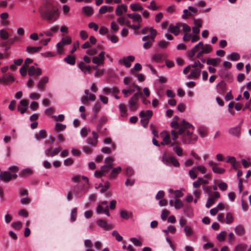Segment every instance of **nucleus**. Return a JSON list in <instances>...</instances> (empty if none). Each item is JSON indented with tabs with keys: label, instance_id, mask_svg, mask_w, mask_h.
<instances>
[{
	"label": "nucleus",
	"instance_id": "1",
	"mask_svg": "<svg viewBox=\"0 0 251 251\" xmlns=\"http://www.w3.org/2000/svg\"><path fill=\"white\" fill-rule=\"evenodd\" d=\"M171 126L174 129L171 131L170 134L166 133L160 144L172 147L173 151L178 156H181L183 149L180 147V142L177 140L178 136H180L182 142L185 144H195L198 137L193 134L194 126L185 120L179 122L174 121L171 123Z\"/></svg>",
	"mask_w": 251,
	"mask_h": 251
},
{
	"label": "nucleus",
	"instance_id": "2",
	"mask_svg": "<svg viewBox=\"0 0 251 251\" xmlns=\"http://www.w3.org/2000/svg\"><path fill=\"white\" fill-rule=\"evenodd\" d=\"M44 6L39 8V12L43 19L49 22L55 21L58 16V10L52 5V0H42Z\"/></svg>",
	"mask_w": 251,
	"mask_h": 251
},
{
	"label": "nucleus",
	"instance_id": "3",
	"mask_svg": "<svg viewBox=\"0 0 251 251\" xmlns=\"http://www.w3.org/2000/svg\"><path fill=\"white\" fill-rule=\"evenodd\" d=\"M81 179L85 181L84 183H79L74 186L73 189L74 193L78 197H81L87 193L89 189L88 178L84 176H82Z\"/></svg>",
	"mask_w": 251,
	"mask_h": 251
},
{
	"label": "nucleus",
	"instance_id": "4",
	"mask_svg": "<svg viewBox=\"0 0 251 251\" xmlns=\"http://www.w3.org/2000/svg\"><path fill=\"white\" fill-rule=\"evenodd\" d=\"M126 16L129 17L133 23L131 24L130 21H126V26H129L133 29H137L140 28V24L142 22V18L141 16L137 13L131 14H126Z\"/></svg>",
	"mask_w": 251,
	"mask_h": 251
},
{
	"label": "nucleus",
	"instance_id": "5",
	"mask_svg": "<svg viewBox=\"0 0 251 251\" xmlns=\"http://www.w3.org/2000/svg\"><path fill=\"white\" fill-rule=\"evenodd\" d=\"M151 36L150 37L149 36H144L142 38V40L145 42L143 45V48L145 49H148L150 48L152 43L155 41V38L157 34V31L153 28H151Z\"/></svg>",
	"mask_w": 251,
	"mask_h": 251
},
{
	"label": "nucleus",
	"instance_id": "6",
	"mask_svg": "<svg viewBox=\"0 0 251 251\" xmlns=\"http://www.w3.org/2000/svg\"><path fill=\"white\" fill-rule=\"evenodd\" d=\"M139 97H142V93L141 92H138L135 93L129 100L128 106L131 111H134L137 109V102Z\"/></svg>",
	"mask_w": 251,
	"mask_h": 251
},
{
	"label": "nucleus",
	"instance_id": "7",
	"mask_svg": "<svg viewBox=\"0 0 251 251\" xmlns=\"http://www.w3.org/2000/svg\"><path fill=\"white\" fill-rule=\"evenodd\" d=\"M162 161L166 165L172 164L176 167H178L180 166L179 162L175 157L168 156L166 154L162 156Z\"/></svg>",
	"mask_w": 251,
	"mask_h": 251
},
{
	"label": "nucleus",
	"instance_id": "8",
	"mask_svg": "<svg viewBox=\"0 0 251 251\" xmlns=\"http://www.w3.org/2000/svg\"><path fill=\"white\" fill-rule=\"evenodd\" d=\"M17 176L16 174H11L8 171H2L0 173V179L6 182L16 179Z\"/></svg>",
	"mask_w": 251,
	"mask_h": 251
},
{
	"label": "nucleus",
	"instance_id": "9",
	"mask_svg": "<svg viewBox=\"0 0 251 251\" xmlns=\"http://www.w3.org/2000/svg\"><path fill=\"white\" fill-rule=\"evenodd\" d=\"M97 212L98 214L104 213L107 216H109L110 214L109 212V208L108 206V202L107 201H104L100 202L97 207Z\"/></svg>",
	"mask_w": 251,
	"mask_h": 251
},
{
	"label": "nucleus",
	"instance_id": "10",
	"mask_svg": "<svg viewBox=\"0 0 251 251\" xmlns=\"http://www.w3.org/2000/svg\"><path fill=\"white\" fill-rule=\"evenodd\" d=\"M131 82V79L130 78L126 77V95L128 93L129 94L133 93L135 89H137L140 92V88L137 85H136L135 83Z\"/></svg>",
	"mask_w": 251,
	"mask_h": 251
},
{
	"label": "nucleus",
	"instance_id": "11",
	"mask_svg": "<svg viewBox=\"0 0 251 251\" xmlns=\"http://www.w3.org/2000/svg\"><path fill=\"white\" fill-rule=\"evenodd\" d=\"M61 150L62 148L61 147L52 149L51 147L50 146L45 151V153L48 157H53L57 155Z\"/></svg>",
	"mask_w": 251,
	"mask_h": 251
},
{
	"label": "nucleus",
	"instance_id": "12",
	"mask_svg": "<svg viewBox=\"0 0 251 251\" xmlns=\"http://www.w3.org/2000/svg\"><path fill=\"white\" fill-rule=\"evenodd\" d=\"M104 55L105 52L101 51L99 54L98 56H94L92 59V62L94 64L100 65H103L104 61Z\"/></svg>",
	"mask_w": 251,
	"mask_h": 251
},
{
	"label": "nucleus",
	"instance_id": "13",
	"mask_svg": "<svg viewBox=\"0 0 251 251\" xmlns=\"http://www.w3.org/2000/svg\"><path fill=\"white\" fill-rule=\"evenodd\" d=\"M97 224L100 227L106 230H110L114 228L112 225L108 224L105 220L102 219L98 220Z\"/></svg>",
	"mask_w": 251,
	"mask_h": 251
},
{
	"label": "nucleus",
	"instance_id": "14",
	"mask_svg": "<svg viewBox=\"0 0 251 251\" xmlns=\"http://www.w3.org/2000/svg\"><path fill=\"white\" fill-rule=\"evenodd\" d=\"M28 74L29 76L35 75L36 79L42 74V70L40 68H36L34 66H31L28 68Z\"/></svg>",
	"mask_w": 251,
	"mask_h": 251
},
{
	"label": "nucleus",
	"instance_id": "15",
	"mask_svg": "<svg viewBox=\"0 0 251 251\" xmlns=\"http://www.w3.org/2000/svg\"><path fill=\"white\" fill-rule=\"evenodd\" d=\"M93 138H88L87 140V143L93 146H96L98 143V135L95 131H92Z\"/></svg>",
	"mask_w": 251,
	"mask_h": 251
},
{
	"label": "nucleus",
	"instance_id": "16",
	"mask_svg": "<svg viewBox=\"0 0 251 251\" xmlns=\"http://www.w3.org/2000/svg\"><path fill=\"white\" fill-rule=\"evenodd\" d=\"M216 89L217 92L221 95H223L226 92V84L223 80H222L217 85Z\"/></svg>",
	"mask_w": 251,
	"mask_h": 251
},
{
	"label": "nucleus",
	"instance_id": "17",
	"mask_svg": "<svg viewBox=\"0 0 251 251\" xmlns=\"http://www.w3.org/2000/svg\"><path fill=\"white\" fill-rule=\"evenodd\" d=\"M15 78L12 75L5 74L2 76V78H0V83L8 84L9 83L13 82Z\"/></svg>",
	"mask_w": 251,
	"mask_h": 251
},
{
	"label": "nucleus",
	"instance_id": "18",
	"mask_svg": "<svg viewBox=\"0 0 251 251\" xmlns=\"http://www.w3.org/2000/svg\"><path fill=\"white\" fill-rule=\"evenodd\" d=\"M28 101L26 100H22L20 101V105L18 106V109L21 114H24L27 110Z\"/></svg>",
	"mask_w": 251,
	"mask_h": 251
},
{
	"label": "nucleus",
	"instance_id": "19",
	"mask_svg": "<svg viewBox=\"0 0 251 251\" xmlns=\"http://www.w3.org/2000/svg\"><path fill=\"white\" fill-rule=\"evenodd\" d=\"M122 171V168L120 167L112 168V171L109 175V178L110 179H115L117 175Z\"/></svg>",
	"mask_w": 251,
	"mask_h": 251
},
{
	"label": "nucleus",
	"instance_id": "20",
	"mask_svg": "<svg viewBox=\"0 0 251 251\" xmlns=\"http://www.w3.org/2000/svg\"><path fill=\"white\" fill-rule=\"evenodd\" d=\"M48 81L49 78L48 76L43 77L38 83V88L41 91H44L45 88V85L48 82Z\"/></svg>",
	"mask_w": 251,
	"mask_h": 251
},
{
	"label": "nucleus",
	"instance_id": "21",
	"mask_svg": "<svg viewBox=\"0 0 251 251\" xmlns=\"http://www.w3.org/2000/svg\"><path fill=\"white\" fill-rule=\"evenodd\" d=\"M220 76L228 80L232 79V77L230 73L226 70H221L219 72Z\"/></svg>",
	"mask_w": 251,
	"mask_h": 251
},
{
	"label": "nucleus",
	"instance_id": "22",
	"mask_svg": "<svg viewBox=\"0 0 251 251\" xmlns=\"http://www.w3.org/2000/svg\"><path fill=\"white\" fill-rule=\"evenodd\" d=\"M78 67L85 74H86L87 73H90L92 67L90 66L85 65L84 62H80Z\"/></svg>",
	"mask_w": 251,
	"mask_h": 251
},
{
	"label": "nucleus",
	"instance_id": "23",
	"mask_svg": "<svg viewBox=\"0 0 251 251\" xmlns=\"http://www.w3.org/2000/svg\"><path fill=\"white\" fill-rule=\"evenodd\" d=\"M139 116L141 118V119L140 120V122H141L142 125L144 127H146L149 123V119L146 118L145 111H141L139 114Z\"/></svg>",
	"mask_w": 251,
	"mask_h": 251
},
{
	"label": "nucleus",
	"instance_id": "24",
	"mask_svg": "<svg viewBox=\"0 0 251 251\" xmlns=\"http://www.w3.org/2000/svg\"><path fill=\"white\" fill-rule=\"evenodd\" d=\"M42 47V46H39V47H31L28 46L26 48V51L30 54H33L36 52H38L41 49Z\"/></svg>",
	"mask_w": 251,
	"mask_h": 251
},
{
	"label": "nucleus",
	"instance_id": "25",
	"mask_svg": "<svg viewBox=\"0 0 251 251\" xmlns=\"http://www.w3.org/2000/svg\"><path fill=\"white\" fill-rule=\"evenodd\" d=\"M228 132L233 136L239 137L240 134V128L238 126L232 127L229 129Z\"/></svg>",
	"mask_w": 251,
	"mask_h": 251
},
{
	"label": "nucleus",
	"instance_id": "26",
	"mask_svg": "<svg viewBox=\"0 0 251 251\" xmlns=\"http://www.w3.org/2000/svg\"><path fill=\"white\" fill-rule=\"evenodd\" d=\"M58 26H55L51 27L49 30L44 31V33L47 36H52L53 34L56 33L58 30Z\"/></svg>",
	"mask_w": 251,
	"mask_h": 251
},
{
	"label": "nucleus",
	"instance_id": "27",
	"mask_svg": "<svg viewBox=\"0 0 251 251\" xmlns=\"http://www.w3.org/2000/svg\"><path fill=\"white\" fill-rule=\"evenodd\" d=\"M47 136V132L45 129L41 130L38 133L35 135V138L37 140L45 139Z\"/></svg>",
	"mask_w": 251,
	"mask_h": 251
},
{
	"label": "nucleus",
	"instance_id": "28",
	"mask_svg": "<svg viewBox=\"0 0 251 251\" xmlns=\"http://www.w3.org/2000/svg\"><path fill=\"white\" fill-rule=\"evenodd\" d=\"M33 174V171L30 168H26L23 170L20 174L21 177H27L31 176Z\"/></svg>",
	"mask_w": 251,
	"mask_h": 251
},
{
	"label": "nucleus",
	"instance_id": "29",
	"mask_svg": "<svg viewBox=\"0 0 251 251\" xmlns=\"http://www.w3.org/2000/svg\"><path fill=\"white\" fill-rule=\"evenodd\" d=\"M201 70L200 69H194L191 70L190 76L194 78H198L200 76Z\"/></svg>",
	"mask_w": 251,
	"mask_h": 251
},
{
	"label": "nucleus",
	"instance_id": "30",
	"mask_svg": "<svg viewBox=\"0 0 251 251\" xmlns=\"http://www.w3.org/2000/svg\"><path fill=\"white\" fill-rule=\"evenodd\" d=\"M169 30L170 31L174 34L176 36L179 33V27L177 25H170L169 26Z\"/></svg>",
	"mask_w": 251,
	"mask_h": 251
},
{
	"label": "nucleus",
	"instance_id": "31",
	"mask_svg": "<svg viewBox=\"0 0 251 251\" xmlns=\"http://www.w3.org/2000/svg\"><path fill=\"white\" fill-rule=\"evenodd\" d=\"M235 232L237 235L242 236L245 234V230L243 226L238 225L235 228Z\"/></svg>",
	"mask_w": 251,
	"mask_h": 251
},
{
	"label": "nucleus",
	"instance_id": "32",
	"mask_svg": "<svg viewBox=\"0 0 251 251\" xmlns=\"http://www.w3.org/2000/svg\"><path fill=\"white\" fill-rule=\"evenodd\" d=\"M142 69V66L139 63H136L134 68L130 70V73L133 75H136L137 72L140 71Z\"/></svg>",
	"mask_w": 251,
	"mask_h": 251
},
{
	"label": "nucleus",
	"instance_id": "33",
	"mask_svg": "<svg viewBox=\"0 0 251 251\" xmlns=\"http://www.w3.org/2000/svg\"><path fill=\"white\" fill-rule=\"evenodd\" d=\"M64 60L65 62H66L68 64H70L71 65H75V57L71 55H68L64 59Z\"/></svg>",
	"mask_w": 251,
	"mask_h": 251
},
{
	"label": "nucleus",
	"instance_id": "34",
	"mask_svg": "<svg viewBox=\"0 0 251 251\" xmlns=\"http://www.w3.org/2000/svg\"><path fill=\"white\" fill-rule=\"evenodd\" d=\"M123 11H126V6L124 5L118 6L116 9V13L118 16H121Z\"/></svg>",
	"mask_w": 251,
	"mask_h": 251
},
{
	"label": "nucleus",
	"instance_id": "35",
	"mask_svg": "<svg viewBox=\"0 0 251 251\" xmlns=\"http://www.w3.org/2000/svg\"><path fill=\"white\" fill-rule=\"evenodd\" d=\"M218 61H220L219 59L209 58L206 61V63L208 65H211L214 66H217L218 64Z\"/></svg>",
	"mask_w": 251,
	"mask_h": 251
},
{
	"label": "nucleus",
	"instance_id": "36",
	"mask_svg": "<svg viewBox=\"0 0 251 251\" xmlns=\"http://www.w3.org/2000/svg\"><path fill=\"white\" fill-rule=\"evenodd\" d=\"M212 169L214 173L218 174H224L226 171L225 169L219 168L217 166V165L216 166H214V167H212Z\"/></svg>",
	"mask_w": 251,
	"mask_h": 251
},
{
	"label": "nucleus",
	"instance_id": "37",
	"mask_svg": "<svg viewBox=\"0 0 251 251\" xmlns=\"http://www.w3.org/2000/svg\"><path fill=\"white\" fill-rule=\"evenodd\" d=\"M201 49L204 53H208L212 50V47L208 44H205V45L203 44V47L201 48Z\"/></svg>",
	"mask_w": 251,
	"mask_h": 251
},
{
	"label": "nucleus",
	"instance_id": "38",
	"mask_svg": "<svg viewBox=\"0 0 251 251\" xmlns=\"http://www.w3.org/2000/svg\"><path fill=\"white\" fill-rule=\"evenodd\" d=\"M11 226L15 230H19L22 227V223L20 221L14 222L11 224Z\"/></svg>",
	"mask_w": 251,
	"mask_h": 251
},
{
	"label": "nucleus",
	"instance_id": "39",
	"mask_svg": "<svg viewBox=\"0 0 251 251\" xmlns=\"http://www.w3.org/2000/svg\"><path fill=\"white\" fill-rule=\"evenodd\" d=\"M66 128V126L60 123H56L55 130L58 132L60 131L64 130Z\"/></svg>",
	"mask_w": 251,
	"mask_h": 251
},
{
	"label": "nucleus",
	"instance_id": "40",
	"mask_svg": "<svg viewBox=\"0 0 251 251\" xmlns=\"http://www.w3.org/2000/svg\"><path fill=\"white\" fill-rule=\"evenodd\" d=\"M82 11L87 16H90L93 13V9L89 6L83 7L82 8Z\"/></svg>",
	"mask_w": 251,
	"mask_h": 251
},
{
	"label": "nucleus",
	"instance_id": "41",
	"mask_svg": "<svg viewBox=\"0 0 251 251\" xmlns=\"http://www.w3.org/2000/svg\"><path fill=\"white\" fill-rule=\"evenodd\" d=\"M109 186L110 183L108 181L105 182L104 185H102V184H100L99 187H101V189H100V192L103 193L105 192H106L109 188Z\"/></svg>",
	"mask_w": 251,
	"mask_h": 251
},
{
	"label": "nucleus",
	"instance_id": "42",
	"mask_svg": "<svg viewBox=\"0 0 251 251\" xmlns=\"http://www.w3.org/2000/svg\"><path fill=\"white\" fill-rule=\"evenodd\" d=\"M183 202L179 199H177L175 201V207L176 209H179L183 207Z\"/></svg>",
	"mask_w": 251,
	"mask_h": 251
},
{
	"label": "nucleus",
	"instance_id": "43",
	"mask_svg": "<svg viewBox=\"0 0 251 251\" xmlns=\"http://www.w3.org/2000/svg\"><path fill=\"white\" fill-rule=\"evenodd\" d=\"M233 218L232 214L230 212L227 213L226 215L225 222L227 224H230L232 223L233 222Z\"/></svg>",
	"mask_w": 251,
	"mask_h": 251
},
{
	"label": "nucleus",
	"instance_id": "44",
	"mask_svg": "<svg viewBox=\"0 0 251 251\" xmlns=\"http://www.w3.org/2000/svg\"><path fill=\"white\" fill-rule=\"evenodd\" d=\"M61 42L64 46L66 45H69L71 43L72 39L70 36H66L65 37H63L61 40Z\"/></svg>",
	"mask_w": 251,
	"mask_h": 251
},
{
	"label": "nucleus",
	"instance_id": "45",
	"mask_svg": "<svg viewBox=\"0 0 251 251\" xmlns=\"http://www.w3.org/2000/svg\"><path fill=\"white\" fill-rule=\"evenodd\" d=\"M226 235V232L225 231H222L217 236V239L220 242H223L225 240V237Z\"/></svg>",
	"mask_w": 251,
	"mask_h": 251
},
{
	"label": "nucleus",
	"instance_id": "46",
	"mask_svg": "<svg viewBox=\"0 0 251 251\" xmlns=\"http://www.w3.org/2000/svg\"><path fill=\"white\" fill-rule=\"evenodd\" d=\"M240 55L236 52H232L231 53L230 57L228 58L232 61H237L240 59Z\"/></svg>",
	"mask_w": 251,
	"mask_h": 251
},
{
	"label": "nucleus",
	"instance_id": "47",
	"mask_svg": "<svg viewBox=\"0 0 251 251\" xmlns=\"http://www.w3.org/2000/svg\"><path fill=\"white\" fill-rule=\"evenodd\" d=\"M77 216V209L74 208L71 211V221L73 222L75 221Z\"/></svg>",
	"mask_w": 251,
	"mask_h": 251
},
{
	"label": "nucleus",
	"instance_id": "48",
	"mask_svg": "<svg viewBox=\"0 0 251 251\" xmlns=\"http://www.w3.org/2000/svg\"><path fill=\"white\" fill-rule=\"evenodd\" d=\"M103 91L105 93H112L114 94H116L119 92V90L116 87H114L113 88H109L106 87L103 89Z\"/></svg>",
	"mask_w": 251,
	"mask_h": 251
},
{
	"label": "nucleus",
	"instance_id": "49",
	"mask_svg": "<svg viewBox=\"0 0 251 251\" xmlns=\"http://www.w3.org/2000/svg\"><path fill=\"white\" fill-rule=\"evenodd\" d=\"M247 245L246 244H238L235 247L234 251H245Z\"/></svg>",
	"mask_w": 251,
	"mask_h": 251
},
{
	"label": "nucleus",
	"instance_id": "50",
	"mask_svg": "<svg viewBox=\"0 0 251 251\" xmlns=\"http://www.w3.org/2000/svg\"><path fill=\"white\" fill-rule=\"evenodd\" d=\"M0 37L2 40L8 39L9 35L7 31L4 29L0 30Z\"/></svg>",
	"mask_w": 251,
	"mask_h": 251
},
{
	"label": "nucleus",
	"instance_id": "51",
	"mask_svg": "<svg viewBox=\"0 0 251 251\" xmlns=\"http://www.w3.org/2000/svg\"><path fill=\"white\" fill-rule=\"evenodd\" d=\"M112 235L115 237L116 240L118 242H121L123 239L122 236H121L116 230L113 231L112 233Z\"/></svg>",
	"mask_w": 251,
	"mask_h": 251
},
{
	"label": "nucleus",
	"instance_id": "52",
	"mask_svg": "<svg viewBox=\"0 0 251 251\" xmlns=\"http://www.w3.org/2000/svg\"><path fill=\"white\" fill-rule=\"evenodd\" d=\"M170 193H174V194L176 198H179L183 196V193L180 190H176L174 191L172 189L170 190Z\"/></svg>",
	"mask_w": 251,
	"mask_h": 251
},
{
	"label": "nucleus",
	"instance_id": "53",
	"mask_svg": "<svg viewBox=\"0 0 251 251\" xmlns=\"http://www.w3.org/2000/svg\"><path fill=\"white\" fill-rule=\"evenodd\" d=\"M215 199L213 197L209 196L207 201L206 203V207L207 208H210L211 205L215 202Z\"/></svg>",
	"mask_w": 251,
	"mask_h": 251
},
{
	"label": "nucleus",
	"instance_id": "54",
	"mask_svg": "<svg viewBox=\"0 0 251 251\" xmlns=\"http://www.w3.org/2000/svg\"><path fill=\"white\" fill-rule=\"evenodd\" d=\"M169 44V42H167L165 40H161L158 43V47L161 49H165L168 46Z\"/></svg>",
	"mask_w": 251,
	"mask_h": 251
},
{
	"label": "nucleus",
	"instance_id": "55",
	"mask_svg": "<svg viewBox=\"0 0 251 251\" xmlns=\"http://www.w3.org/2000/svg\"><path fill=\"white\" fill-rule=\"evenodd\" d=\"M130 240L136 246L141 247L142 245V242L136 238H131Z\"/></svg>",
	"mask_w": 251,
	"mask_h": 251
},
{
	"label": "nucleus",
	"instance_id": "56",
	"mask_svg": "<svg viewBox=\"0 0 251 251\" xmlns=\"http://www.w3.org/2000/svg\"><path fill=\"white\" fill-rule=\"evenodd\" d=\"M130 7H131V9L134 11L143 10L142 7L139 4H137V3L131 4Z\"/></svg>",
	"mask_w": 251,
	"mask_h": 251
},
{
	"label": "nucleus",
	"instance_id": "57",
	"mask_svg": "<svg viewBox=\"0 0 251 251\" xmlns=\"http://www.w3.org/2000/svg\"><path fill=\"white\" fill-rule=\"evenodd\" d=\"M196 171L197 170L196 169H195V167L189 171V175L190 177L193 179H194L197 177V175L196 174Z\"/></svg>",
	"mask_w": 251,
	"mask_h": 251
},
{
	"label": "nucleus",
	"instance_id": "58",
	"mask_svg": "<svg viewBox=\"0 0 251 251\" xmlns=\"http://www.w3.org/2000/svg\"><path fill=\"white\" fill-rule=\"evenodd\" d=\"M163 55L161 54H155L152 56V59L156 62H160L162 60Z\"/></svg>",
	"mask_w": 251,
	"mask_h": 251
},
{
	"label": "nucleus",
	"instance_id": "59",
	"mask_svg": "<svg viewBox=\"0 0 251 251\" xmlns=\"http://www.w3.org/2000/svg\"><path fill=\"white\" fill-rule=\"evenodd\" d=\"M184 231L187 236H190L193 234L192 229L189 226H185Z\"/></svg>",
	"mask_w": 251,
	"mask_h": 251
},
{
	"label": "nucleus",
	"instance_id": "60",
	"mask_svg": "<svg viewBox=\"0 0 251 251\" xmlns=\"http://www.w3.org/2000/svg\"><path fill=\"white\" fill-rule=\"evenodd\" d=\"M112 167H111V165L107 166L106 165H104L101 167V170L102 172L103 175H104L105 173L108 172Z\"/></svg>",
	"mask_w": 251,
	"mask_h": 251
},
{
	"label": "nucleus",
	"instance_id": "61",
	"mask_svg": "<svg viewBox=\"0 0 251 251\" xmlns=\"http://www.w3.org/2000/svg\"><path fill=\"white\" fill-rule=\"evenodd\" d=\"M107 121V118L105 116H102L99 121L98 125L99 128H100V126H102Z\"/></svg>",
	"mask_w": 251,
	"mask_h": 251
},
{
	"label": "nucleus",
	"instance_id": "62",
	"mask_svg": "<svg viewBox=\"0 0 251 251\" xmlns=\"http://www.w3.org/2000/svg\"><path fill=\"white\" fill-rule=\"evenodd\" d=\"M219 189L222 191H226L227 188V185L224 182H220L218 184Z\"/></svg>",
	"mask_w": 251,
	"mask_h": 251
},
{
	"label": "nucleus",
	"instance_id": "63",
	"mask_svg": "<svg viewBox=\"0 0 251 251\" xmlns=\"http://www.w3.org/2000/svg\"><path fill=\"white\" fill-rule=\"evenodd\" d=\"M107 37L109 39L111 42L113 43H116L118 41V38L115 35H110V34H107Z\"/></svg>",
	"mask_w": 251,
	"mask_h": 251
},
{
	"label": "nucleus",
	"instance_id": "64",
	"mask_svg": "<svg viewBox=\"0 0 251 251\" xmlns=\"http://www.w3.org/2000/svg\"><path fill=\"white\" fill-rule=\"evenodd\" d=\"M27 66H25V65H23V66L21 68L20 72L21 75L23 76H25L27 74Z\"/></svg>",
	"mask_w": 251,
	"mask_h": 251
}]
</instances>
